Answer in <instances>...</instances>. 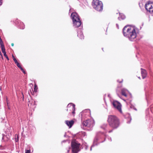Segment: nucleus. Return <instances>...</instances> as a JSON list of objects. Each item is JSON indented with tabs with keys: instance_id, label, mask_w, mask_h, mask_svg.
<instances>
[{
	"instance_id": "nucleus-1",
	"label": "nucleus",
	"mask_w": 153,
	"mask_h": 153,
	"mask_svg": "<svg viewBox=\"0 0 153 153\" xmlns=\"http://www.w3.org/2000/svg\"><path fill=\"white\" fill-rule=\"evenodd\" d=\"M124 36L128 37L131 41L134 40L136 37V33L134 27L126 26L123 29Z\"/></svg>"
},
{
	"instance_id": "nucleus-2",
	"label": "nucleus",
	"mask_w": 153,
	"mask_h": 153,
	"mask_svg": "<svg viewBox=\"0 0 153 153\" xmlns=\"http://www.w3.org/2000/svg\"><path fill=\"white\" fill-rule=\"evenodd\" d=\"M108 121L110 126L113 128H117L119 125V119L114 115H109Z\"/></svg>"
},
{
	"instance_id": "nucleus-3",
	"label": "nucleus",
	"mask_w": 153,
	"mask_h": 153,
	"mask_svg": "<svg viewBox=\"0 0 153 153\" xmlns=\"http://www.w3.org/2000/svg\"><path fill=\"white\" fill-rule=\"evenodd\" d=\"M71 16L73 20L74 25L76 27H79L81 23L78 14L76 13H73Z\"/></svg>"
},
{
	"instance_id": "nucleus-4",
	"label": "nucleus",
	"mask_w": 153,
	"mask_h": 153,
	"mask_svg": "<svg viewBox=\"0 0 153 153\" xmlns=\"http://www.w3.org/2000/svg\"><path fill=\"white\" fill-rule=\"evenodd\" d=\"M93 8L96 10L101 11L102 10L103 5L102 2L98 0H94L92 3Z\"/></svg>"
},
{
	"instance_id": "nucleus-5",
	"label": "nucleus",
	"mask_w": 153,
	"mask_h": 153,
	"mask_svg": "<svg viewBox=\"0 0 153 153\" xmlns=\"http://www.w3.org/2000/svg\"><path fill=\"white\" fill-rule=\"evenodd\" d=\"M79 144L75 141H72L71 143L72 152L73 153H77L79 151Z\"/></svg>"
},
{
	"instance_id": "nucleus-6",
	"label": "nucleus",
	"mask_w": 153,
	"mask_h": 153,
	"mask_svg": "<svg viewBox=\"0 0 153 153\" xmlns=\"http://www.w3.org/2000/svg\"><path fill=\"white\" fill-rule=\"evenodd\" d=\"M145 8L147 11L150 13H153V3L148 1L145 5Z\"/></svg>"
},
{
	"instance_id": "nucleus-7",
	"label": "nucleus",
	"mask_w": 153,
	"mask_h": 153,
	"mask_svg": "<svg viewBox=\"0 0 153 153\" xmlns=\"http://www.w3.org/2000/svg\"><path fill=\"white\" fill-rule=\"evenodd\" d=\"M94 120L91 119L84 121L82 124L85 127L91 128L94 126Z\"/></svg>"
},
{
	"instance_id": "nucleus-8",
	"label": "nucleus",
	"mask_w": 153,
	"mask_h": 153,
	"mask_svg": "<svg viewBox=\"0 0 153 153\" xmlns=\"http://www.w3.org/2000/svg\"><path fill=\"white\" fill-rule=\"evenodd\" d=\"M113 105L115 108H116L121 113V105L120 103L117 101H114Z\"/></svg>"
},
{
	"instance_id": "nucleus-9",
	"label": "nucleus",
	"mask_w": 153,
	"mask_h": 153,
	"mask_svg": "<svg viewBox=\"0 0 153 153\" xmlns=\"http://www.w3.org/2000/svg\"><path fill=\"white\" fill-rule=\"evenodd\" d=\"M74 121L72 120L70 121L68 120L65 121L66 124L67 125V126L69 127L70 128L72 127V126L74 124Z\"/></svg>"
},
{
	"instance_id": "nucleus-10",
	"label": "nucleus",
	"mask_w": 153,
	"mask_h": 153,
	"mask_svg": "<svg viewBox=\"0 0 153 153\" xmlns=\"http://www.w3.org/2000/svg\"><path fill=\"white\" fill-rule=\"evenodd\" d=\"M141 74L143 79L145 78L146 76L147 73L146 71L145 70L143 69L142 68H141Z\"/></svg>"
},
{
	"instance_id": "nucleus-11",
	"label": "nucleus",
	"mask_w": 153,
	"mask_h": 153,
	"mask_svg": "<svg viewBox=\"0 0 153 153\" xmlns=\"http://www.w3.org/2000/svg\"><path fill=\"white\" fill-rule=\"evenodd\" d=\"M127 91V90L123 88L121 90V93L125 97L127 96L126 92Z\"/></svg>"
},
{
	"instance_id": "nucleus-12",
	"label": "nucleus",
	"mask_w": 153,
	"mask_h": 153,
	"mask_svg": "<svg viewBox=\"0 0 153 153\" xmlns=\"http://www.w3.org/2000/svg\"><path fill=\"white\" fill-rule=\"evenodd\" d=\"M70 105L71 106V108H72V109L73 110H74V111L72 112V113L73 114H74L75 113V112H74V109H75V105L74 104H70Z\"/></svg>"
},
{
	"instance_id": "nucleus-13",
	"label": "nucleus",
	"mask_w": 153,
	"mask_h": 153,
	"mask_svg": "<svg viewBox=\"0 0 153 153\" xmlns=\"http://www.w3.org/2000/svg\"><path fill=\"white\" fill-rule=\"evenodd\" d=\"M1 51H2V53H3V54L5 53H6V52H5V49L4 48V47H1Z\"/></svg>"
},
{
	"instance_id": "nucleus-14",
	"label": "nucleus",
	"mask_w": 153,
	"mask_h": 153,
	"mask_svg": "<svg viewBox=\"0 0 153 153\" xmlns=\"http://www.w3.org/2000/svg\"><path fill=\"white\" fill-rule=\"evenodd\" d=\"M78 36H79L81 39H83L84 38L83 35L82 34H80V35H79L78 34Z\"/></svg>"
},
{
	"instance_id": "nucleus-15",
	"label": "nucleus",
	"mask_w": 153,
	"mask_h": 153,
	"mask_svg": "<svg viewBox=\"0 0 153 153\" xmlns=\"http://www.w3.org/2000/svg\"><path fill=\"white\" fill-rule=\"evenodd\" d=\"M12 56L13 60L14 61L15 63H16V62H17V60L16 59V58H15L14 56L13 55H12Z\"/></svg>"
},
{
	"instance_id": "nucleus-16",
	"label": "nucleus",
	"mask_w": 153,
	"mask_h": 153,
	"mask_svg": "<svg viewBox=\"0 0 153 153\" xmlns=\"http://www.w3.org/2000/svg\"><path fill=\"white\" fill-rule=\"evenodd\" d=\"M16 64V65H17V66L20 69H21V68H22L21 67V66L20 64L18 62H16V63H15Z\"/></svg>"
},
{
	"instance_id": "nucleus-17",
	"label": "nucleus",
	"mask_w": 153,
	"mask_h": 153,
	"mask_svg": "<svg viewBox=\"0 0 153 153\" xmlns=\"http://www.w3.org/2000/svg\"><path fill=\"white\" fill-rule=\"evenodd\" d=\"M0 44L1 47H4V44H3V43L2 41H1L0 42Z\"/></svg>"
},
{
	"instance_id": "nucleus-18",
	"label": "nucleus",
	"mask_w": 153,
	"mask_h": 153,
	"mask_svg": "<svg viewBox=\"0 0 153 153\" xmlns=\"http://www.w3.org/2000/svg\"><path fill=\"white\" fill-rule=\"evenodd\" d=\"M4 56H5L6 57V58H7V60H9V59L8 58V57L6 55V53H4Z\"/></svg>"
},
{
	"instance_id": "nucleus-19",
	"label": "nucleus",
	"mask_w": 153,
	"mask_h": 153,
	"mask_svg": "<svg viewBox=\"0 0 153 153\" xmlns=\"http://www.w3.org/2000/svg\"><path fill=\"white\" fill-rule=\"evenodd\" d=\"M31 104H32L31 103H30V101H29L28 102V106H30V107L31 106Z\"/></svg>"
},
{
	"instance_id": "nucleus-20",
	"label": "nucleus",
	"mask_w": 153,
	"mask_h": 153,
	"mask_svg": "<svg viewBox=\"0 0 153 153\" xmlns=\"http://www.w3.org/2000/svg\"><path fill=\"white\" fill-rule=\"evenodd\" d=\"M21 70L25 74V71L24 70V69L22 68H21Z\"/></svg>"
},
{
	"instance_id": "nucleus-21",
	"label": "nucleus",
	"mask_w": 153,
	"mask_h": 153,
	"mask_svg": "<svg viewBox=\"0 0 153 153\" xmlns=\"http://www.w3.org/2000/svg\"><path fill=\"white\" fill-rule=\"evenodd\" d=\"M25 153H30V151L28 150H26Z\"/></svg>"
},
{
	"instance_id": "nucleus-22",
	"label": "nucleus",
	"mask_w": 153,
	"mask_h": 153,
	"mask_svg": "<svg viewBox=\"0 0 153 153\" xmlns=\"http://www.w3.org/2000/svg\"><path fill=\"white\" fill-rule=\"evenodd\" d=\"M17 140H16V139H15L16 142H17V141H18V140H19V139H18V135H17Z\"/></svg>"
},
{
	"instance_id": "nucleus-23",
	"label": "nucleus",
	"mask_w": 153,
	"mask_h": 153,
	"mask_svg": "<svg viewBox=\"0 0 153 153\" xmlns=\"http://www.w3.org/2000/svg\"><path fill=\"white\" fill-rule=\"evenodd\" d=\"M2 2H1V0H0V5H1Z\"/></svg>"
},
{
	"instance_id": "nucleus-24",
	"label": "nucleus",
	"mask_w": 153,
	"mask_h": 153,
	"mask_svg": "<svg viewBox=\"0 0 153 153\" xmlns=\"http://www.w3.org/2000/svg\"><path fill=\"white\" fill-rule=\"evenodd\" d=\"M11 45L12 46H14V44L13 43H12L11 44Z\"/></svg>"
},
{
	"instance_id": "nucleus-25",
	"label": "nucleus",
	"mask_w": 153,
	"mask_h": 153,
	"mask_svg": "<svg viewBox=\"0 0 153 153\" xmlns=\"http://www.w3.org/2000/svg\"><path fill=\"white\" fill-rule=\"evenodd\" d=\"M69 105H69V104H68V107Z\"/></svg>"
},
{
	"instance_id": "nucleus-26",
	"label": "nucleus",
	"mask_w": 153,
	"mask_h": 153,
	"mask_svg": "<svg viewBox=\"0 0 153 153\" xmlns=\"http://www.w3.org/2000/svg\"><path fill=\"white\" fill-rule=\"evenodd\" d=\"M138 78H139V79H140V77H138Z\"/></svg>"
},
{
	"instance_id": "nucleus-27",
	"label": "nucleus",
	"mask_w": 153,
	"mask_h": 153,
	"mask_svg": "<svg viewBox=\"0 0 153 153\" xmlns=\"http://www.w3.org/2000/svg\"><path fill=\"white\" fill-rule=\"evenodd\" d=\"M4 138V137H3L2 138V139H3Z\"/></svg>"
},
{
	"instance_id": "nucleus-28",
	"label": "nucleus",
	"mask_w": 153,
	"mask_h": 153,
	"mask_svg": "<svg viewBox=\"0 0 153 153\" xmlns=\"http://www.w3.org/2000/svg\"><path fill=\"white\" fill-rule=\"evenodd\" d=\"M92 150V148H91V150Z\"/></svg>"
},
{
	"instance_id": "nucleus-29",
	"label": "nucleus",
	"mask_w": 153,
	"mask_h": 153,
	"mask_svg": "<svg viewBox=\"0 0 153 153\" xmlns=\"http://www.w3.org/2000/svg\"><path fill=\"white\" fill-rule=\"evenodd\" d=\"M69 151V150H68V152Z\"/></svg>"
}]
</instances>
